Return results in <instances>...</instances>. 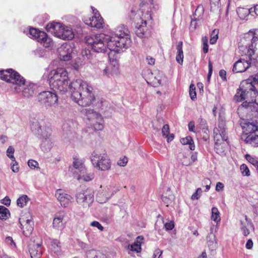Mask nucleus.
Listing matches in <instances>:
<instances>
[{
	"mask_svg": "<svg viewBox=\"0 0 258 258\" xmlns=\"http://www.w3.org/2000/svg\"><path fill=\"white\" fill-rule=\"evenodd\" d=\"M258 75H254L242 81L234 97L236 102L245 100L238 108V113H250L248 116L258 115Z\"/></svg>",
	"mask_w": 258,
	"mask_h": 258,
	"instance_id": "nucleus-1",
	"label": "nucleus"
},
{
	"mask_svg": "<svg viewBox=\"0 0 258 258\" xmlns=\"http://www.w3.org/2000/svg\"><path fill=\"white\" fill-rule=\"evenodd\" d=\"M0 79L7 82L15 84L17 92L22 91L25 97L33 96L36 92L37 86L31 83L25 84V80L19 73L12 69L0 71Z\"/></svg>",
	"mask_w": 258,
	"mask_h": 258,
	"instance_id": "nucleus-2",
	"label": "nucleus"
},
{
	"mask_svg": "<svg viewBox=\"0 0 258 258\" xmlns=\"http://www.w3.org/2000/svg\"><path fill=\"white\" fill-rule=\"evenodd\" d=\"M72 87L74 90L71 94L72 99L82 106H89L95 101L93 87L81 79L73 81Z\"/></svg>",
	"mask_w": 258,
	"mask_h": 258,
	"instance_id": "nucleus-3",
	"label": "nucleus"
},
{
	"mask_svg": "<svg viewBox=\"0 0 258 258\" xmlns=\"http://www.w3.org/2000/svg\"><path fill=\"white\" fill-rule=\"evenodd\" d=\"M129 33L128 29L124 25L118 26L113 33L108 34L111 37L109 44L110 48L117 53H119L122 48H127L131 42Z\"/></svg>",
	"mask_w": 258,
	"mask_h": 258,
	"instance_id": "nucleus-4",
	"label": "nucleus"
},
{
	"mask_svg": "<svg viewBox=\"0 0 258 258\" xmlns=\"http://www.w3.org/2000/svg\"><path fill=\"white\" fill-rule=\"evenodd\" d=\"M257 40L258 29L250 30L241 39L238 45V49L242 55H247L251 60L255 59L257 63H258V56L255 58L252 56L255 53L256 41ZM256 75H258V73Z\"/></svg>",
	"mask_w": 258,
	"mask_h": 258,
	"instance_id": "nucleus-5",
	"label": "nucleus"
},
{
	"mask_svg": "<svg viewBox=\"0 0 258 258\" xmlns=\"http://www.w3.org/2000/svg\"><path fill=\"white\" fill-rule=\"evenodd\" d=\"M85 40L86 43L95 52H106L108 49L111 51H114L109 46L111 37L108 34L100 33L95 36H87L85 37Z\"/></svg>",
	"mask_w": 258,
	"mask_h": 258,
	"instance_id": "nucleus-6",
	"label": "nucleus"
},
{
	"mask_svg": "<svg viewBox=\"0 0 258 258\" xmlns=\"http://www.w3.org/2000/svg\"><path fill=\"white\" fill-rule=\"evenodd\" d=\"M215 147L216 152L221 156L226 155L228 149V136L223 121L219 122L217 127L214 129Z\"/></svg>",
	"mask_w": 258,
	"mask_h": 258,
	"instance_id": "nucleus-7",
	"label": "nucleus"
},
{
	"mask_svg": "<svg viewBox=\"0 0 258 258\" xmlns=\"http://www.w3.org/2000/svg\"><path fill=\"white\" fill-rule=\"evenodd\" d=\"M46 29L55 36L62 39L72 40L75 36L71 27L59 23H50L46 25Z\"/></svg>",
	"mask_w": 258,
	"mask_h": 258,
	"instance_id": "nucleus-8",
	"label": "nucleus"
},
{
	"mask_svg": "<svg viewBox=\"0 0 258 258\" xmlns=\"http://www.w3.org/2000/svg\"><path fill=\"white\" fill-rule=\"evenodd\" d=\"M243 132L247 135L245 141L253 146H258V122L243 120L240 123Z\"/></svg>",
	"mask_w": 258,
	"mask_h": 258,
	"instance_id": "nucleus-9",
	"label": "nucleus"
},
{
	"mask_svg": "<svg viewBox=\"0 0 258 258\" xmlns=\"http://www.w3.org/2000/svg\"><path fill=\"white\" fill-rule=\"evenodd\" d=\"M128 17L135 25H139L142 20H148L151 19L150 11L147 6L145 4H141L140 5V9L136 7H133Z\"/></svg>",
	"mask_w": 258,
	"mask_h": 258,
	"instance_id": "nucleus-10",
	"label": "nucleus"
},
{
	"mask_svg": "<svg viewBox=\"0 0 258 258\" xmlns=\"http://www.w3.org/2000/svg\"><path fill=\"white\" fill-rule=\"evenodd\" d=\"M91 160L93 165L97 169L102 170H108L111 167V161L106 153L101 154L94 151L92 154Z\"/></svg>",
	"mask_w": 258,
	"mask_h": 258,
	"instance_id": "nucleus-11",
	"label": "nucleus"
},
{
	"mask_svg": "<svg viewBox=\"0 0 258 258\" xmlns=\"http://www.w3.org/2000/svg\"><path fill=\"white\" fill-rule=\"evenodd\" d=\"M83 112L87 118L90 121V124L93 126L95 130H103L104 128L103 120L99 113L91 109H85L83 110Z\"/></svg>",
	"mask_w": 258,
	"mask_h": 258,
	"instance_id": "nucleus-12",
	"label": "nucleus"
},
{
	"mask_svg": "<svg viewBox=\"0 0 258 258\" xmlns=\"http://www.w3.org/2000/svg\"><path fill=\"white\" fill-rule=\"evenodd\" d=\"M77 202L84 207H89L94 201V192L90 188H84L76 195Z\"/></svg>",
	"mask_w": 258,
	"mask_h": 258,
	"instance_id": "nucleus-13",
	"label": "nucleus"
},
{
	"mask_svg": "<svg viewBox=\"0 0 258 258\" xmlns=\"http://www.w3.org/2000/svg\"><path fill=\"white\" fill-rule=\"evenodd\" d=\"M29 34L45 47H49L52 45L51 39L43 31H38L35 28H31L29 29Z\"/></svg>",
	"mask_w": 258,
	"mask_h": 258,
	"instance_id": "nucleus-14",
	"label": "nucleus"
},
{
	"mask_svg": "<svg viewBox=\"0 0 258 258\" xmlns=\"http://www.w3.org/2000/svg\"><path fill=\"white\" fill-rule=\"evenodd\" d=\"M38 99L45 106L50 107L57 102L58 97L55 92L43 91L39 94Z\"/></svg>",
	"mask_w": 258,
	"mask_h": 258,
	"instance_id": "nucleus-15",
	"label": "nucleus"
},
{
	"mask_svg": "<svg viewBox=\"0 0 258 258\" xmlns=\"http://www.w3.org/2000/svg\"><path fill=\"white\" fill-rule=\"evenodd\" d=\"M45 132H43L40 136L42 143L40 147L41 150L44 152L50 151L53 147V141L51 138V130L50 127L45 128Z\"/></svg>",
	"mask_w": 258,
	"mask_h": 258,
	"instance_id": "nucleus-16",
	"label": "nucleus"
},
{
	"mask_svg": "<svg viewBox=\"0 0 258 258\" xmlns=\"http://www.w3.org/2000/svg\"><path fill=\"white\" fill-rule=\"evenodd\" d=\"M93 16L91 17L84 18V23L91 27L100 29L103 27V20L101 17L98 11L96 9H93Z\"/></svg>",
	"mask_w": 258,
	"mask_h": 258,
	"instance_id": "nucleus-17",
	"label": "nucleus"
},
{
	"mask_svg": "<svg viewBox=\"0 0 258 258\" xmlns=\"http://www.w3.org/2000/svg\"><path fill=\"white\" fill-rule=\"evenodd\" d=\"M73 81L69 82L68 79H62L57 82L49 84L50 87L53 90H57L62 93H65L69 91L71 94L74 90V88L72 87Z\"/></svg>",
	"mask_w": 258,
	"mask_h": 258,
	"instance_id": "nucleus-18",
	"label": "nucleus"
},
{
	"mask_svg": "<svg viewBox=\"0 0 258 258\" xmlns=\"http://www.w3.org/2000/svg\"><path fill=\"white\" fill-rule=\"evenodd\" d=\"M68 79V73L63 68H58L52 70L48 76L49 83H54L62 79Z\"/></svg>",
	"mask_w": 258,
	"mask_h": 258,
	"instance_id": "nucleus-19",
	"label": "nucleus"
},
{
	"mask_svg": "<svg viewBox=\"0 0 258 258\" xmlns=\"http://www.w3.org/2000/svg\"><path fill=\"white\" fill-rule=\"evenodd\" d=\"M59 57L62 61H68L71 59L73 48L69 43H64L57 49Z\"/></svg>",
	"mask_w": 258,
	"mask_h": 258,
	"instance_id": "nucleus-20",
	"label": "nucleus"
},
{
	"mask_svg": "<svg viewBox=\"0 0 258 258\" xmlns=\"http://www.w3.org/2000/svg\"><path fill=\"white\" fill-rule=\"evenodd\" d=\"M55 196L61 206L67 207L73 201V198L61 189L56 190Z\"/></svg>",
	"mask_w": 258,
	"mask_h": 258,
	"instance_id": "nucleus-21",
	"label": "nucleus"
},
{
	"mask_svg": "<svg viewBox=\"0 0 258 258\" xmlns=\"http://www.w3.org/2000/svg\"><path fill=\"white\" fill-rule=\"evenodd\" d=\"M66 217V214L64 212L55 214L52 223L53 227L58 230L64 229L67 222L65 219Z\"/></svg>",
	"mask_w": 258,
	"mask_h": 258,
	"instance_id": "nucleus-22",
	"label": "nucleus"
},
{
	"mask_svg": "<svg viewBox=\"0 0 258 258\" xmlns=\"http://www.w3.org/2000/svg\"><path fill=\"white\" fill-rule=\"evenodd\" d=\"M19 222L24 235L29 236L33 230V222L31 219H26L25 217H22L19 219Z\"/></svg>",
	"mask_w": 258,
	"mask_h": 258,
	"instance_id": "nucleus-23",
	"label": "nucleus"
},
{
	"mask_svg": "<svg viewBox=\"0 0 258 258\" xmlns=\"http://www.w3.org/2000/svg\"><path fill=\"white\" fill-rule=\"evenodd\" d=\"M114 194L111 187H106L102 191H99L96 197L98 202L101 204L106 203Z\"/></svg>",
	"mask_w": 258,
	"mask_h": 258,
	"instance_id": "nucleus-24",
	"label": "nucleus"
},
{
	"mask_svg": "<svg viewBox=\"0 0 258 258\" xmlns=\"http://www.w3.org/2000/svg\"><path fill=\"white\" fill-rule=\"evenodd\" d=\"M240 230L242 234L245 237H247L250 234V228L254 230V225L252 223L248 220L247 216H244V220L240 221Z\"/></svg>",
	"mask_w": 258,
	"mask_h": 258,
	"instance_id": "nucleus-25",
	"label": "nucleus"
},
{
	"mask_svg": "<svg viewBox=\"0 0 258 258\" xmlns=\"http://www.w3.org/2000/svg\"><path fill=\"white\" fill-rule=\"evenodd\" d=\"M250 65V63L248 60L241 58L235 62L232 71L235 73H242L245 71Z\"/></svg>",
	"mask_w": 258,
	"mask_h": 258,
	"instance_id": "nucleus-26",
	"label": "nucleus"
},
{
	"mask_svg": "<svg viewBox=\"0 0 258 258\" xmlns=\"http://www.w3.org/2000/svg\"><path fill=\"white\" fill-rule=\"evenodd\" d=\"M29 251L31 258H40L42 254L41 241L30 244Z\"/></svg>",
	"mask_w": 258,
	"mask_h": 258,
	"instance_id": "nucleus-27",
	"label": "nucleus"
},
{
	"mask_svg": "<svg viewBox=\"0 0 258 258\" xmlns=\"http://www.w3.org/2000/svg\"><path fill=\"white\" fill-rule=\"evenodd\" d=\"M103 75L108 78H110L117 75L119 73L118 66L117 65L109 64L103 70Z\"/></svg>",
	"mask_w": 258,
	"mask_h": 258,
	"instance_id": "nucleus-28",
	"label": "nucleus"
},
{
	"mask_svg": "<svg viewBox=\"0 0 258 258\" xmlns=\"http://www.w3.org/2000/svg\"><path fill=\"white\" fill-rule=\"evenodd\" d=\"M146 24V20H142L141 23L139 25H135V27L136 28V34L138 37L143 38L147 36L146 31L147 29Z\"/></svg>",
	"mask_w": 258,
	"mask_h": 258,
	"instance_id": "nucleus-29",
	"label": "nucleus"
},
{
	"mask_svg": "<svg viewBox=\"0 0 258 258\" xmlns=\"http://www.w3.org/2000/svg\"><path fill=\"white\" fill-rule=\"evenodd\" d=\"M143 237L142 236H138L136 239L135 242L132 244L128 245L127 246V249L128 250V253H130V251L139 252L141 250V244L143 243Z\"/></svg>",
	"mask_w": 258,
	"mask_h": 258,
	"instance_id": "nucleus-30",
	"label": "nucleus"
},
{
	"mask_svg": "<svg viewBox=\"0 0 258 258\" xmlns=\"http://www.w3.org/2000/svg\"><path fill=\"white\" fill-rule=\"evenodd\" d=\"M165 80V76L162 72L159 71H154V77L151 85L156 87L162 84V82Z\"/></svg>",
	"mask_w": 258,
	"mask_h": 258,
	"instance_id": "nucleus-31",
	"label": "nucleus"
},
{
	"mask_svg": "<svg viewBox=\"0 0 258 258\" xmlns=\"http://www.w3.org/2000/svg\"><path fill=\"white\" fill-rule=\"evenodd\" d=\"M30 126L32 132L40 136H42L43 132H45V128L48 127V126H42L38 121L36 119L31 121Z\"/></svg>",
	"mask_w": 258,
	"mask_h": 258,
	"instance_id": "nucleus-32",
	"label": "nucleus"
},
{
	"mask_svg": "<svg viewBox=\"0 0 258 258\" xmlns=\"http://www.w3.org/2000/svg\"><path fill=\"white\" fill-rule=\"evenodd\" d=\"M74 124L73 121H69L63 124L62 130L64 138H70L72 135H73L74 132L72 125Z\"/></svg>",
	"mask_w": 258,
	"mask_h": 258,
	"instance_id": "nucleus-33",
	"label": "nucleus"
},
{
	"mask_svg": "<svg viewBox=\"0 0 258 258\" xmlns=\"http://www.w3.org/2000/svg\"><path fill=\"white\" fill-rule=\"evenodd\" d=\"M94 177V174L92 172H88L87 169H83L82 172L78 173L77 179L79 180H82L86 182L92 180Z\"/></svg>",
	"mask_w": 258,
	"mask_h": 258,
	"instance_id": "nucleus-34",
	"label": "nucleus"
},
{
	"mask_svg": "<svg viewBox=\"0 0 258 258\" xmlns=\"http://www.w3.org/2000/svg\"><path fill=\"white\" fill-rule=\"evenodd\" d=\"M178 159L183 165L188 166L192 164L190 159V154L188 153H180L178 155Z\"/></svg>",
	"mask_w": 258,
	"mask_h": 258,
	"instance_id": "nucleus-35",
	"label": "nucleus"
},
{
	"mask_svg": "<svg viewBox=\"0 0 258 258\" xmlns=\"http://www.w3.org/2000/svg\"><path fill=\"white\" fill-rule=\"evenodd\" d=\"M212 231V229H211ZM207 244L210 249L212 250L216 249L217 247V242L216 239L215 235L213 233L212 231L209 234L207 237Z\"/></svg>",
	"mask_w": 258,
	"mask_h": 258,
	"instance_id": "nucleus-36",
	"label": "nucleus"
},
{
	"mask_svg": "<svg viewBox=\"0 0 258 258\" xmlns=\"http://www.w3.org/2000/svg\"><path fill=\"white\" fill-rule=\"evenodd\" d=\"M182 45L183 43L182 41L178 42L177 46V53L176 56V61L180 64H182L183 63V52L182 50Z\"/></svg>",
	"mask_w": 258,
	"mask_h": 258,
	"instance_id": "nucleus-37",
	"label": "nucleus"
},
{
	"mask_svg": "<svg viewBox=\"0 0 258 258\" xmlns=\"http://www.w3.org/2000/svg\"><path fill=\"white\" fill-rule=\"evenodd\" d=\"M87 258H106L105 254L94 249L89 250L86 254Z\"/></svg>",
	"mask_w": 258,
	"mask_h": 258,
	"instance_id": "nucleus-38",
	"label": "nucleus"
},
{
	"mask_svg": "<svg viewBox=\"0 0 258 258\" xmlns=\"http://www.w3.org/2000/svg\"><path fill=\"white\" fill-rule=\"evenodd\" d=\"M237 13L241 19H245L249 14H251V11L250 9L238 8Z\"/></svg>",
	"mask_w": 258,
	"mask_h": 258,
	"instance_id": "nucleus-39",
	"label": "nucleus"
},
{
	"mask_svg": "<svg viewBox=\"0 0 258 258\" xmlns=\"http://www.w3.org/2000/svg\"><path fill=\"white\" fill-rule=\"evenodd\" d=\"M180 142L183 145H188L190 150H194L195 146L194 142L191 137L188 136L180 140Z\"/></svg>",
	"mask_w": 258,
	"mask_h": 258,
	"instance_id": "nucleus-40",
	"label": "nucleus"
},
{
	"mask_svg": "<svg viewBox=\"0 0 258 258\" xmlns=\"http://www.w3.org/2000/svg\"><path fill=\"white\" fill-rule=\"evenodd\" d=\"M204 13V9L202 5H199L195 10V13L193 15V17L195 19L201 20Z\"/></svg>",
	"mask_w": 258,
	"mask_h": 258,
	"instance_id": "nucleus-41",
	"label": "nucleus"
},
{
	"mask_svg": "<svg viewBox=\"0 0 258 258\" xmlns=\"http://www.w3.org/2000/svg\"><path fill=\"white\" fill-rule=\"evenodd\" d=\"M51 249L54 253L58 254L61 252L60 242L57 239H53L51 242Z\"/></svg>",
	"mask_w": 258,
	"mask_h": 258,
	"instance_id": "nucleus-42",
	"label": "nucleus"
},
{
	"mask_svg": "<svg viewBox=\"0 0 258 258\" xmlns=\"http://www.w3.org/2000/svg\"><path fill=\"white\" fill-rule=\"evenodd\" d=\"M142 74L147 82L151 84L154 77V71L152 72L150 70H147L144 71Z\"/></svg>",
	"mask_w": 258,
	"mask_h": 258,
	"instance_id": "nucleus-43",
	"label": "nucleus"
},
{
	"mask_svg": "<svg viewBox=\"0 0 258 258\" xmlns=\"http://www.w3.org/2000/svg\"><path fill=\"white\" fill-rule=\"evenodd\" d=\"M211 220L217 223H218L221 221L220 213L218 209L216 207H213L212 209Z\"/></svg>",
	"mask_w": 258,
	"mask_h": 258,
	"instance_id": "nucleus-44",
	"label": "nucleus"
},
{
	"mask_svg": "<svg viewBox=\"0 0 258 258\" xmlns=\"http://www.w3.org/2000/svg\"><path fill=\"white\" fill-rule=\"evenodd\" d=\"M10 215L9 210L3 206H0V219L6 220Z\"/></svg>",
	"mask_w": 258,
	"mask_h": 258,
	"instance_id": "nucleus-45",
	"label": "nucleus"
},
{
	"mask_svg": "<svg viewBox=\"0 0 258 258\" xmlns=\"http://www.w3.org/2000/svg\"><path fill=\"white\" fill-rule=\"evenodd\" d=\"M246 160L255 167L256 169L258 171V160L257 159L252 157L249 154L245 155Z\"/></svg>",
	"mask_w": 258,
	"mask_h": 258,
	"instance_id": "nucleus-46",
	"label": "nucleus"
},
{
	"mask_svg": "<svg viewBox=\"0 0 258 258\" xmlns=\"http://www.w3.org/2000/svg\"><path fill=\"white\" fill-rule=\"evenodd\" d=\"M29 198L27 196L23 195L20 197L17 201V205L23 208L24 206L26 205L27 203L29 201Z\"/></svg>",
	"mask_w": 258,
	"mask_h": 258,
	"instance_id": "nucleus-47",
	"label": "nucleus"
},
{
	"mask_svg": "<svg viewBox=\"0 0 258 258\" xmlns=\"http://www.w3.org/2000/svg\"><path fill=\"white\" fill-rule=\"evenodd\" d=\"M74 167L79 170V173L82 172L83 169H85L83 164L78 159H75L73 162Z\"/></svg>",
	"mask_w": 258,
	"mask_h": 258,
	"instance_id": "nucleus-48",
	"label": "nucleus"
},
{
	"mask_svg": "<svg viewBox=\"0 0 258 258\" xmlns=\"http://www.w3.org/2000/svg\"><path fill=\"white\" fill-rule=\"evenodd\" d=\"M218 33L219 31L218 29H214L213 30L210 40V42L211 44H213L217 42V40L218 38Z\"/></svg>",
	"mask_w": 258,
	"mask_h": 258,
	"instance_id": "nucleus-49",
	"label": "nucleus"
},
{
	"mask_svg": "<svg viewBox=\"0 0 258 258\" xmlns=\"http://www.w3.org/2000/svg\"><path fill=\"white\" fill-rule=\"evenodd\" d=\"M240 169L243 176H249L250 175V171L248 167L245 164H243L240 166Z\"/></svg>",
	"mask_w": 258,
	"mask_h": 258,
	"instance_id": "nucleus-50",
	"label": "nucleus"
},
{
	"mask_svg": "<svg viewBox=\"0 0 258 258\" xmlns=\"http://www.w3.org/2000/svg\"><path fill=\"white\" fill-rule=\"evenodd\" d=\"M189 93L190 97L192 100H194L197 98L196 87L192 84L190 85Z\"/></svg>",
	"mask_w": 258,
	"mask_h": 258,
	"instance_id": "nucleus-51",
	"label": "nucleus"
},
{
	"mask_svg": "<svg viewBox=\"0 0 258 258\" xmlns=\"http://www.w3.org/2000/svg\"><path fill=\"white\" fill-rule=\"evenodd\" d=\"M28 165L31 169H37V170H40V167H39L38 163L33 159L29 160L28 161Z\"/></svg>",
	"mask_w": 258,
	"mask_h": 258,
	"instance_id": "nucleus-52",
	"label": "nucleus"
},
{
	"mask_svg": "<svg viewBox=\"0 0 258 258\" xmlns=\"http://www.w3.org/2000/svg\"><path fill=\"white\" fill-rule=\"evenodd\" d=\"M14 151V148L12 146H9L7 150V155L13 161H15V158L13 155Z\"/></svg>",
	"mask_w": 258,
	"mask_h": 258,
	"instance_id": "nucleus-53",
	"label": "nucleus"
},
{
	"mask_svg": "<svg viewBox=\"0 0 258 258\" xmlns=\"http://www.w3.org/2000/svg\"><path fill=\"white\" fill-rule=\"evenodd\" d=\"M210 5L211 10L218 9L220 5V0H210Z\"/></svg>",
	"mask_w": 258,
	"mask_h": 258,
	"instance_id": "nucleus-54",
	"label": "nucleus"
},
{
	"mask_svg": "<svg viewBox=\"0 0 258 258\" xmlns=\"http://www.w3.org/2000/svg\"><path fill=\"white\" fill-rule=\"evenodd\" d=\"M162 135L164 137H167L169 133V127L168 124H165L162 129Z\"/></svg>",
	"mask_w": 258,
	"mask_h": 258,
	"instance_id": "nucleus-55",
	"label": "nucleus"
},
{
	"mask_svg": "<svg viewBox=\"0 0 258 258\" xmlns=\"http://www.w3.org/2000/svg\"><path fill=\"white\" fill-rule=\"evenodd\" d=\"M199 123L201 125L203 126V130L204 133H205L207 135L208 134L207 132L208 131V128L207 127V122L206 120L203 118H200L199 119Z\"/></svg>",
	"mask_w": 258,
	"mask_h": 258,
	"instance_id": "nucleus-56",
	"label": "nucleus"
},
{
	"mask_svg": "<svg viewBox=\"0 0 258 258\" xmlns=\"http://www.w3.org/2000/svg\"><path fill=\"white\" fill-rule=\"evenodd\" d=\"M163 251L159 248L156 249L154 252L153 258H162Z\"/></svg>",
	"mask_w": 258,
	"mask_h": 258,
	"instance_id": "nucleus-57",
	"label": "nucleus"
},
{
	"mask_svg": "<svg viewBox=\"0 0 258 258\" xmlns=\"http://www.w3.org/2000/svg\"><path fill=\"white\" fill-rule=\"evenodd\" d=\"M209 72L208 74V80L209 81L213 72V64L212 61L209 60L208 62Z\"/></svg>",
	"mask_w": 258,
	"mask_h": 258,
	"instance_id": "nucleus-58",
	"label": "nucleus"
},
{
	"mask_svg": "<svg viewBox=\"0 0 258 258\" xmlns=\"http://www.w3.org/2000/svg\"><path fill=\"white\" fill-rule=\"evenodd\" d=\"M90 225L93 227H97L100 231H102L104 229L103 227L101 225V224L98 221H93L91 223Z\"/></svg>",
	"mask_w": 258,
	"mask_h": 258,
	"instance_id": "nucleus-59",
	"label": "nucleus"
},
{
	"mask_svg": "<svg viewBox=\"0 0 258 258\" xmlns=\"http://www.w3.org/2000/svg\"><path fill=\"white\" fill-rule=\"evenodd\" d=\"M127 162V158L126 157H124L122 159H120L118 161V165L120 166H124L126 165V163Z\"/></svg>",
	"mask_w": 258,
	"mask_h": 258,
	"instance_id": "nucleus-60",
	"label": "nucleus"
},
{
	"mask_svg": "<svg viewBox=\"0 0 258 258\" xmlns=\"http://www.w3.org/2000/svg\"><path fill=\"white\" fill-rule=\"evenodd\" d=\"M13 161L15 162L14 163H13V164H11V168H12V171L16 173L19 171V167H18V163H17V162L15 160Z\"/></svg>",
	"mask_w": 258,
	"mask_h": 258,
	"instance_id": "nucleus-61",
	"label": "nucleus"
},
{
	"mask_svg": "<svg viewBox=\"0 0 258 258\" xmlns=\"http://www.w3.org/2000/svg\"><path fill=\"white\" fill-rule=\"evenodd\" d=\"M6 242L10 245H13L14 246H16V244L13 238L10 236H8L6 238Z\"/></svg>",
	"mask_w": 258,
	"mask_h": 258,
	"instance_id": "nucleus-62",
	"label": "nucleus"
},
{
	"mask_svg": "<svg viewBox=\"0 0 258 258\" xmlns=\"http://www.w3.org/2000/svg\"><path fill=\"white\" fill-rule=\"evenodd\" d=\"M253 242L252 240L251 239H249L245 244V247L248 249H250L253 247Z\"/></svg>",
	"mask_w": 258,
	"mask_h": 258,
	"instance_id": "nucleus-63",
	"label": "nucleus"
},
{
	"mask_svg": "<svg viewBox=\"0 0 258 258\" xmlns=\"http://www.w3.org/2000/svg\"><path fill=\"white\" fill-rule=\"evenodd\" d=\"M219 76L223 81L226 80V72L223 70H221L219 72Z\"/></svg>",
	"mask_w": 258,
	"mask_h": 258,
	"instance_id": "nucleus-64",
	"label": "nucleus"
}]
</instances>
